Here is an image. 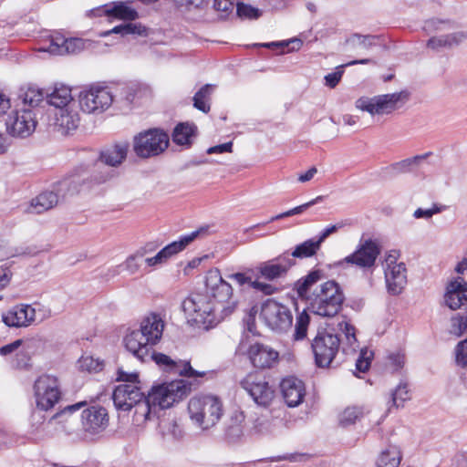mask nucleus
Returning a JSON list of instances; mask_svg holds the SVG:
<instances>
[{"instance_id":"1","label":"nucleus","mask_w":467,"mask_h":467,"mask_svg":"<svg viewBox=\"0 0 467 467\" xmlns=\"http://www.w3.org/2000/svg\"><path fill=\"white\" fill-rule=\"evenodd\" d=\"M324 278L325 274L322 270H313L300 278L295 286L300 298L307 297L312 313L324 317H332L341 310L345 300L343 291L337 282L335 280L326 281L317 287L309 296H307L311 286Z\"/></svg>"},{"instance_id":"2","label":"nucleus","mask_w":467,"mask_h":467,"mask_svg":"<svg viewBox=\"0 0 467 467\" xmlns=\"http://www.w3.org/2000/svg\"><path fill=\"white\" fill-rule=\"evenodd\" d=\"M165 322L161 314L150 312L140 321V328L130 331L124 337L129 352L137 358L149 357L150 350L162 337Z\"/></svg>"},{"instance_id":"3","label":"nucleus","mask_w":467,"mask_h":467,"mask_svg":"<svg viewBox=\"0 0 467 467\" xmlns=\"http://www.w3.org/2000/svg\"><path fill=\"white\" fill-rule=\"evenodd\" d=\"M182 309L189 321L204 329L215 327L223 319V315L204 292L191 294L182 301Z\"/></svg>"},{"instance_id":"4","label":"nucleus","mask_w":467,"mask_h":467,"mask_svg":"<svg viewBox=\"0 0 467 467\" xmlns=\"http://www.w3.org/2000/svg\"><path fill=\"white\" fill-rule=\"evenodd\" d=\"M223 403L215 396L192 397L188 403L190 419L202 430L213 427L223 416Z\"/></svg>"},{"instance_id":"5","label":"nucleus","mask_w":467,"mask_h":467,"mask_svg":"<svg viewBox=\"0 0 467 467\" xmlns=\"http://www.w3.org/2000/svg\"><path fill=\"white\" fill-rule=\"evenodd\" d=\"M117 381L122 382L115 388L112 395L114 405L118 410H130L136 402L145 397L136 372L129 373L119 368L117 373Z\"/></svg>"},{"instance_id":"6","label":"nucleus","mask_w":467,"mask_h":467,"mask_svg":"<svg viewBox=\"0 0 467 467\" xmlns=\"http://www.w3.org/2000/svg\"><path fill=\"white\" fill-rule=\"evenodd\" d=\"M204 293L209 295L223 318L231 315L235 308V302L232 301L233 288L224 281L219 270L210 271L206 275Z\"/></svg>"},{"instance_id":"7","label":"nucleus","mask_w":467,"mask_h":467,"mask_svg":"<svg viewBox=\"0 0 467 467\" xmlns=\"http://www.w3.org/2000/svg\"><path fill=\"white\" fill-rule=\"evenodd\" d=\"M191 383L186 379L173 380L151 388L145 399L153 409H168L191 391Z\"/></svg>"},{"instance_id":"8","label":"nucleus","mask_w":467,"mask_h":467,"mask_svg":"<svg viewBox=\"0 0 467 467\" xmlns=\"http://www.w3.org/2000/svg\"><path fill=\"white\" fill-rule=\"evenodd\" d=\"M116 95L106 86L93 85L78 94V106L88 114H100L114 102Z\"/></svg>"},{"instance_id":"9","label":"nucleus","mask_w":467,"mask_h":467,"mask_svg":"<svg viewBox=\"0 0 467 467\" xmlns=\"http://www.w3.org/2000/svg\"><path fill=\"white\" fill-rule=\"evenodd\" d=\"M409 99V93L400 92L378 95L373 98L361 97L356 101L357 109L367 111L370 115L389 114L399 108V104L405 103Z\"/></svg>"},{"instance_id":"10","label":"nucleus","mask_w":467,"mask_h":467,"mask_svg":"<svg viewBox=\"0 0 467 467\" xmlns=\"http://www.w3.org/2000/svg\"><path fill=\"white\" fill-rule=\"evenodd\" d=\"M169 146V136L159 129L140 132L134 137L133 150L140 158L147 159L160 155Z\"/></svg>"},{"instance_id":"11","label":"nucleus","mask_w":467,"mask_h":467,"mask_svg":"<svg viewBox=\"0 0 467 467\" xmlns=\"http://www.w3.org/2000/svg\"><path fill=\"white\" fill-rule=\"evenodd\" d=\"M240 385L260 407H269L275 397L274 386L270 385L263 374L249 373L241 380Z\"/></svg>"},{"instance_id":"12","label":"nucleus","mask_w":467,"mask_h":467,"mask_svg":"<svg viewBox=\"0 0 467 467\" xmlns=\"http://www.w3.org/2000/svg\"><path fill=\"white\" fill-rule=\"evenodd\" d=\"M260 318L273 331L283 333L292 327L293 316L289 308L273 299L261 306Z\"/></svg>"},{"instance_id":"13","label":"nucleus","mask_w":467,"mask_h":467,"mask_svg":"<svg viewBox=\"0 0 467 467\" xmlns=\"http://www.w3.org/2000/svg\"><path fill=\"white\" fill-rule=\"evenodd\" d=\"M340 339L337 335L326 330L318 331L311 343V348L317 367H328L339 350Z\"/></svg>"},{"instance_id":"14","label":"nucleus","mask_w":467,"mask_h":467,"mask_svg":"<svg viewBox=\"0 0 467 467\" xmlns=\"http://www.w3.org/2000/svg\"><path fill=\"white\" fill-rule=\"evenodd\" d=\"M381 249L377 241L370 238L360 240L356 250L337 263V265L349 264L363 270H368L375 266Z\"/></svg>"},{"instance_id":"15","label":"nucleus","mask_w":467,"mask_h":467,"mask_svg":"<svg viewBox=\"0 0 467 467\" xmlns=\"http://www.w3.org/2000/svg\"><path fill=\"white\" fill-rule=\"evenodd\" d=\"M36 402L38 409L48 410L60 399V389L57 378L51 375H42L34 385Z\"/></svg>"},{"instance_id":"16","label":"nucleus","mask_w":467,"mask_h":467,"mask_svg":"<svg viewBox=\"0 0 467 467\" xmlns=\"http://www.w3.org/2000/svg\"><path fill=\"white\" fill-rule=\"evenodd\" d=\"M36 127V113L32 109L20 108L12 111L5 119L6 132L16 138L30 136Z\"/></svg>"},{"instance_id":"17","label":"nucleus","mask_w":467,"mask_h":467,"mask_svg":"<svg viewBox=\"0 0 467 467\" xmlns=\"http://www.w3.org/2000/svg\"><path fill=\"white\" fill-rule=\"evenodd\" d=\"M138 359L142 362L153 360L163 370L170 373L178 374L188 379L204 377L206 375V372L204 371H198L193 369L189 361L173 360L171 358V357L163 353H157L152 351V348L150 350L149 357Z\"/></svg>"},{"instance_id":"18","label":"nucleus","mask_w":467,"mask_h":467,"mask_svg":"<svg viewBox=\"0 0 467 467\" xmlns=\"http://www.w3.org/2000/svg\"><path fill=\"white\" fill-rule=\"evenodd\" d=\"M128 150L127 142L117 143L102 150L100 160L93 166L94 171H99L100 175L94 176V180L98 182H105L109 178V172L102 171L105 168L104 165L112 167L119 165L126 159Z\"/></svg>"},{"instance_id":"19","label":"nucleus","mask_w":467,"mask_h":467,"mask_svg":"<svg viewBox=\"0 0 467 467\" xmlns=\"http://www.w3.org/2000/svg\"><path fill=\"white\" fill-rule=\"evenodd\" d=\"M295 264V261L289 257V253L285 252L275 258L259 264L257 271L261 277L267 281H274L285 277Z\"/></svg>"},{"instance_id":"20","label":"nucleus","mask_w":467,"mask_h":467,"mask_svg":"<svg viewBox=\"0 0 467 467\" xmlns=\"http://www.w3.org/2000/svg\"><path fill=\"white\" fill-rule=\"evenodd\" d=\"M81 420L84 431L90 434L103 431L109 424L108 411L101 406H91L84 410Z\"/></svg>"},{"instance_id":"21","label":"nucleus","mask_w":467,"mask_h":467,"mask_svg":"<svg viewBox=\"0 0 467 467\" xmlns=\"http://www.w3.org/2000/svg\"><path fill=\"white\" fill-rule=\"evenodd\" d=\"M35 319V308L26 304L16 305L2 315V321L11 327H27Z\"/></svg>"},{"instance_id":"22","label":"nucleus","mask_w":467,"mask_h":467,"mask_svg":"<svg viewBox=\"0 0 467 467\" xmlns=\"http://www.w3.org/2000/svg\"><path fill=\"white\" fill-rule=\"evenodd\" d=\"M248 357L254 367L269 368L277 362L279 354L269 346L254 343L249 347Z\"/></svg>"},{"instance_id":"23","label":"nucleus","mask_w":467,"mask_h":467,"mask_svg":"<svg viewBox=\"0 0 467 467\" xmlns=\"http://www.w3.org/2000/svg\"><path fill=\"white\" fill-rule=\"evenodd\" d=\"M280 388L288 407H296L303 402L306 389L301 379L296 377H287L282 380Z\"/></svg>"},{"instance_id":"24","label":"nucleus","mask_w":467,"mask_h":467,"mask_svg":"<svg viewBox=\"0 0 467 467\" xmlns=\"http://www.w3.org/2000/svg\"><path fill=\"white\" fill-rule=\"evenodd\" d=\"M362 422L363 426L370 428L380 423L379 420H372L371 411L363 406H350L346 408L339 416V423L347 427L356 422Z\"/></svg>"},{"instance_id":"25","label":"nucleus","mask_w":467,"mask_h":467,"mask_svg":"<svg viewBox=\"0 0 467 467\" xmlns=\"http://www.w3.org/2000/svg\"><path fill=\"white\" fill-rule=\"evenodd\" d=\"M444 297L446 305L452 310L467 305V282L460 276L451 281Z\"/></svg>"},{"instance_id":"26","label":"nucleus","mask_w":467,"mask_h":467,"mask_svg":"<svg viewBox=\"0 0 467 467\" xmlns=\"http://www.w3.org/2000/svg\"><path fill=\"white\" fill-rule=\"evenodd\" d=\"M79 121L80 118L76 110V105L56 109L54 125L62 134L75 130L78 127Z\"/></svg>"},{"instance_id":"27","label":"nucleus","mask_w":467,"mask_h":467,"mask_svg":"<svg viewBox=\"0 0 467 467\" xmlns=\"http://www.w3.org/2000/svg\"><path fill=\"white\" fill-rule=\"evenodd\" d=\"M388 291L393 296L400 295L407 284V269L404 263L388 267L385 271Z\"/></svg>"},{"instance_id":"28","label":"nucleus","mask_w":467,"mask_h":467,"mask_svg":"<svg viewBox=\"0 0 467 467\" xmlns=\"http://www.w3.org/2000/svg\"><path fill=\"white\" fill-rule=\"evenodd\" d=\"M81 186V180L77 175L65 177L53 185L51 192L57 197V202L78 192Z\"/></svg>"},{"instance_id":"29","label":"nucleus","mask_w":467,"mask_h":467,"mask_svg":"<svg viewBox=\"0 0 467 467\" xmlns=\"http://www.w3.org/2000/svg\"><path fill=\"white\" fill-rule=\"evenodd\" d=\"M94 15L99 16L102 10L97 8L91 11ZM103 13L108 16H113L118 19L133 21L138 18V12L128 6L125 2H116L112 7H107L103 10Z\"/></svg>"},{"instance_id":"30","label":"nucleus","mask_w":467,"mask_h":467,"mask_svg":"<svg viewBox=\"0 0 467 467\" xmlns=\"http://www.w3.org/2000/svg\"><path fill=\"white\" fill-rule=\"evenodd\" d=\"M49 105L56 109L75 106L76 102L71 95V89L67 86L56 87L53 91L46 96Z\"/></svg>"},{"instance_id":"31","label":"nucleus","mask_w":467,"mask_h":467,"mask_svg":"<svg viewBox=\"0 0 467 467\" xmlns=\"http://www.w3.org/2000/svg\"><path fill=\"white\" fill-rule=\"evenodd\" d=\"M204 231H206V229L200 228L199 230L193 231L189 234L182 236L180 240L174 241L163 247L161 251L165 260L168 261L171 257L182 251L189 244L197 238L201 233Z\"/></svg>"},{"instance_id":"32","label":"nucleus","mask_w":467,"mask_h":467,"mask_svg":"<svg viewBox=\"0 0 467 467\" xmlns=\"http://www.w3.org/2000/svg\"><path fill=\"white\" fill-rule=\"evenodd\" d=\"M57 197L51 191H46L38 194L31 201L29 212L32 213H42L55 207L57 204Z\"/></svg>"},{"instance_id":"33","label":"nucleus","mask_w":467,"mask_h":467,"mask_svg":"<svg viewBox=\"0 0 467 467\" xmlns=\"http://www.w3.org/2000/svg\"><path fill=\"white\" fill-rule=\"evenodd\" d=\"M467 37L463 32H456L450 35L433 36L427 42L428 47L439 50L441 47H451L462 42Z\"/></svg>"},{"instance_id":"34","label":"nucleus","mask_w":467,"mask_h":467,"mask_svg":"<svg viewBox=\"0 0 467 467\" xmlns=\"http://www.w3.org/2000/svg\"><path fill=\"white\" fill-rule=\"evenodd\" d=\"M196 126L188 122L179 123L173 130L172 140L178 145L191 144V139L194 136Z\"/></svg>"},{"instance_id":"35","label":"nucleus","mask_w":467,"mask_h":467,"mask_svg":"<svg viewBox=\"0 0 467 467\" xmlns=\"http://www.w3.org/2000/svg\"><path fill=\"white\" fill-rule=\"evenodd\" d=\"M213 90V86L205 84L202 86L193 96V107L198 110L208 113L211 109V96Z\"/></svg>"},{"instance_id":"36","label":"nucleus","mask_w":467,"mask_h":467,"mask_svg":"<svg viewBox=\"0 0 467 467\" xmlns=\"http://www.w3.org/2000/svg\"><path fill=\"white\" fill-rule=\"evenodd\" d=\"M19 98L22 99V107L27 109H32L43 101L45 95L39 88L29 87L26 90H21Z\"/></svg>"},{"instance_id":"37","label":"nucleus","mask_w":467,"mask_h":467,"mask_svg":"<svg viewBox=\"0 0 467 467\" xmlns=\"http://www.w3.org/2000/svg\"><path fill=\"white\" fill-rule=\"evenodd\" d=\"M320 243L314 239H308L302 244H297L293 252L289 254V257L292 256L294 258H308L317 254V252L320 249Z\"/></svg>"},{"instance_id":"38","label":"nucleus","mask_w":467,"mask_h":467,"mask_svg":"<svg viewBox=\"0 0 467 467\" xmlns=\"http://www.w3.org/2000/svg\"><path fill=\"white\" fill-rule=\"evenodd\" d=\"M119 34L121 36L127 35H138V36H147L148 30L147 27L141 25L140 23H126L113 27L111 30H109L102 34V36H109V34Z\"/></svg>"},{"instance_id":"39","label":"nucleus","mask_w":467,"mask_h":467,"mask_svg":"<svg viewBox=\"0 0 467 467\" xmlns=\"http://www.w3.org/2000/svg\"><path fill=\"white\" fill-rule=\"evenodd\" d=\"M372 62L371 59L369 58H365V59H358V60H353V61H350L345 65H340L338 67H337L336 68V71L333 72V73H329L327 75L325 76V85L330 88H334L338 83L339 81L341 80L342 78V76L344 74V67H348V66H353V65H358V64H368Z\"/></svg>"},{"instance_id":"40","label":"nucleus","mask_w":467,"mask_h":467,"mask_svg":"<svg viewBox=\"0 0 467 467\" xmlns=\"http://www.w3.org/2000/svg\"><path fill=\"white\" fill-rule=\"evenodd\" d=\"M401 455L397 447L391 446L379 455L378 467H398L400 463Z\"/></svg>"},{"instance_id":"41","label":"nucleus","mask_w":467,"mask_h":467,"mask_svg":"<svg viewBox=\"0 0 467 467\" xmlns=\"http://www.w3.org/2000/svg\"><path fill=\"white\" fill-rule=\"evenodd\" d=\"M431 153H425L422 155H416L412 158H408L405 160H402L400 161L395 162L392 164L391 168L396 171L400 173H406V172H411L414 171L420 162L424 161Z\"/></svg>"},{"instance_id":"42","label":"nucleus","mask_w":467,"mask_h":467,"mask_svg":"<svg viewBox=\"0 0 467 467\" xmlns=\"http://www.w3.org/2000/svg\"><path fill=\"white\" fill-rule=\"evenodd\" d=\"M160 431L164 439L178 440L182 436V431L175 420L164 419L160 421Z\"/></svg>"},{"instance_id":"43","label":"nucleus","mask_w":467,"mask_h":467,"mask_svg":"<svg viewBox=\"0 0 467 467\" xmlns=\"http://www.w3.org/2000/svg\"><path fill=\"white\" fill-rule=\"evenodd\" d=\"M133 408L135 409L133 421L137 425H141L148 419H150V416L153 410V408L149 403V401H147L145 397L142 398V400H140V401L136 402L133 405Z\"/></svg>"},{"instance_id":"44","label":"nucleus","mask_w":467,"mask_h":467,"mask_svg":"<svg viewBox=\"0 0 467 467\" xmlns=\"http://www.w3.org/2000/svg\"><path fill=\"white\" fill-rule=\"evenodd\" d=\"M309 321L310 317L306 311L297 316L295 327V339L301 340L306 337Z\"/></svg>"},{"instance_id":"45","label":"nucleus","mask_w":467,"mask_h":467,"mask_svg":"<svg viewBox=\"0 0 467 467\" xmlns=\"http://www.w3.org/2000/svg\"><path fill=\"white\" fill-rule=\"evenodd\" d=\"M410 399V391L406 383H400L391 392L392 406L397 408L403 406V403Z\"/></svg>"},{"instance_id":"46","label":"nucleus","mask_w":467,"mask_h":467,"mask_svg":"<svg viewBox=\"0 0 467 467\" xmlns=\"http://www.w3.org/2000/svg\"><path fill=\"white\" fill-rule=\"evenodd\" d=\"M78 368L82 371L97 372L102 369V363L91 356H86L79 358Z\"/></svg>"},{"instance_id":"47","label":"nucleus","mask_w":467,"mask_h":467,"mask_svg":"<svg viewBox=\"0 0 467 467\" xmlns=\"http://www.w3.org/2000/svg\"><path fill=\"white\" fill-rule=\"evenodd\" d=\"M238 16L248 19H257L262 13L258 8L244 3H238L236 6Z\"/></svg>"},{"instance_id":"48","label":"nucleus","mask_w":467,"mask_h":467,"mask_svg":"<svg viewBox=\"0 0 467 467\" xmlns=\"http://www.w3.org/2000/svg\"><path fill=\"white\" fill-rule=\"evenodd\" d=\"M377 36L371 35H360L354 34L348 38V42L355 47H361L364 48H369L375 45V39Z\"/></svg>"},{"instance_id":"49","label":"nucleus","mask_w":467,"mask_h":467,"mask_svg":"<svg viewBox=\"0 0 467 467\" xmlns=\"http://www.w3.org/2000/svg\"><path fill=\"white\" fill-rule=\"evenodd\" d=\"M467 328V317L457 315L451 318V333L461 337Z\"/></svg>"},{"instance_id":"50","label":"nucleus","mask_w":467,"mask_h":467,"mask_svg":"<svg viewBox=\"0 0 467 467\" xmlns=\"http://www.w3.org/2000/svg\"><path fill=\"white\" fill-rule=\"evenodd\" d=\"M457 365L467 368V339L459 342L455 348Z\"/></svg>"},{"instance_id":"51","label":"nucleus","mask_w":467,"mask_h":467,"mask_svg":"<svg viewBox=\"0 0 467 467\" xmlns=\"http://www.w3.org/2000/svg\"><path fill=\"white\" fill-rule=\"evenodd\" d=\"M143 255L144 252L138 251L135 254L127 258L125 267L130 274H135L139 270L140 266V261L142 260Z\"/></svg>"},{"instance_id":"52","label":"nucleus","mask_w":467,"mask_h":467,"mask_svg":"<svg viewBox=\"0 0 467 467\" xmlns=\"http://www.w3.org/2000/svg\"><path fill=\"white\" fill-rule=\"evenodd\" d=\"M67 38L63 36H57L52 38L47 51L53 55H62V49L65 47Z\"/></svg>"},{"instance_id":"53","label":"nucleus","mask_w":467,"mask_h":467,"mask_svg":"<svg viewBox=\"0 0 467 467\" xmlns=\"http://www.w3.org/2000/svg\"><path fill=\"white\" fill-rule=\"evenodd\" d=\"M339 329L342 333H344L348 343L353 347V345L357 342L355 327L347 321L340 322L338 324Z\"/></svg>"},{"instance_id":"54","label":"nucleus","mask_w":467,"mask_h":467,"mask_svg":"<svg viewBox=\"0 0 467 467\" xmlns=\"http://www.w3.org/2000/svg\"><path fill=\"white\" fill-rule=\"evenodd\" d=\"M83 48V42L79 38H67L62 55L73 54Z\"/></svg>"},{"instance_id":"55","label":"nucleus","mask_w":467,"mask_h":467,"mask_svg":"<svg viewBox=\"0 0 467 467\" xmlns=\"http://www.w3.org/2000/svg\"><path fill=\"white\" fill-rule=\"evenodd\" d=\"M135 98V89L132 87H123L119 96L116 95L114 101H122L127 105L133 102Z\"/></svg>"},{"instance_id":"56","label":"nucleus","mask_w":467,"mask_h":467,"mask_svg":"<svg viewBox=\"0 0 467 467\" xmlns=\"http://www.w3.org/2000/svg\"><path fill=\"white\" fill-rule=\"evenodd\" d=\"M448 26H449L448 22L439 20V19H431V20H428L425 22L424 30L427 31L428 33H431L432 31L442 30Z\"/></svg>"},{"instance_id":"57","label":"nucleus","mask_w":467,"mask_h":467,"mask_svg":"<svg viewBox=\"0 0 467 467\" xmlns=\"http://www.w3.org/2000/svg\"><path fill=\"white\" fill-rule=\"evenodd\" d=\"M251 287H253L254 289H255L257 291L262 292L263 294H265L266 296L273 295L277 291V289L274 285H272L270 284L263 283L260 281L251 282Z\"/></svg>"},{"instance_id":"58","label":"nucleus","mask_w":467,"mask_h":467,"mask_svg":"<svg viewBox=\"0 0 467 467\" xmlns=\"http://www.w3.org/2000/svg\"><path fill=\"white\" fill-rule=\"evenodd\" d=\"M345 226L343 222H339L336 224H332L330 226L326 227L318 235L317 241L320 244L332 234L336 233L337 230L341 229Z\"/></svg>"},{"instance_id":"59","label":"nucleus","mask_w":467,"mask_h":467,"mask_svg":"<svg viewBox=\"0 0 467 467\" xmlns=\"http://www.w3.org/2000/svg\"><path fill=\"white\" fill-rule=\"evenodd\" d=\"M367 351H361L356 362V368L359 372H366L370 366V358L367 357Z\"/></svg>"},{"instance_id":"60","label":"nucleus","mask_w":467,"mask_h":467,"mask_svg":"<svg viewBox=\"0 0 467 467\" xmlns=\"http://www.w3.org/2000/svg\"><path fill=\"white\" fill-rule=\"evenodd\" d=\"M389 359L394 370H399L405 363V356L400 352L391 353Z\"/></svg>"},{"instance_id":"61","label":"nucleus","mask_w":467,"mask_h":467,"mask_svg":"<svg viewBox=\"0 0 467 467\" xmlns=\"http://www.w3.org/2000/svg\"><path fill=\"white\" fill-rule=\"evenodd\" d=\"M440 208L438 207H433V208H431V209H422V208H418L414 213H413V216L417 219H420V218H425V219H429L431 218L433 214H436L438 213H440Z\"/></svg>"},{"instance_id":"62","label":"nucleus","mask_w":467,"mask_h":467,"mask_svg":"<svg viewBox=\"0 0 467 467\" xmlns=\"http://www.w3.org/2000/svg\"><path fill=\"white\" fill-rule=\"evenodd\" d=\"M23 343L22 339H16L14 342L0 348V355L7 356L16 351Z\"/></svg>"},{"instance_id":"63","label":"nucleus","mask_w":467,"mask_h":467,"mask_svg":"<svg viewBox=\"0 0 467 467\" xmlns=\"http://www.w3.org/2000/svg\"><path fill=\"white\" fill-rule=\"evenodd\" d=\"M213 7L218 11L228 12L234 8L232 0H214Z\"/></svg>"},{"instance_id":"64","label":"nucleus","mask_w":467,"mask_h":467,"mask_svg":"<svg viewBox=\"0 0 467 467\" xmlns=\"http://www.w3.org/2000/svg\"><path fill=\"white\" fill-rule=\"evenodd\" d=\"M233 143L232 142H226L223 144L216 145L213 147H211L207 150L208 154H213V153H223V152H232Z\"/></svg>"}]
</instances>
